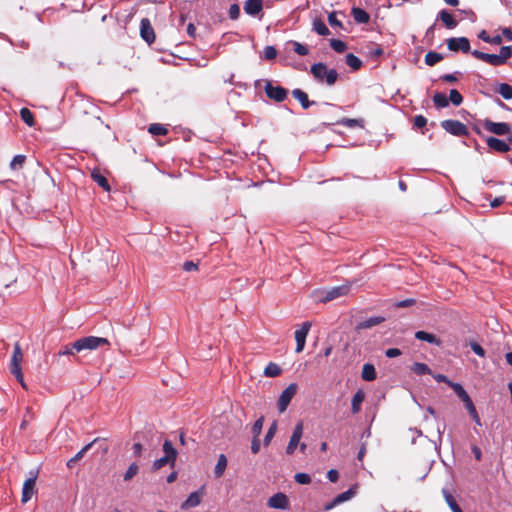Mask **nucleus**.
<instances>
[{
  "label": "nucleus",
  "mask_w": 512,
  "mask_h": 512,
  "mask_svg": "<svg viewBox=\"0 0 512 512\" xmlns=\"http://www.w3.org/2000/svg\"><path fill=\"white\" fill-rule=\"evenodd\" d=\"M471 53L475 58L482 60L492 66H500L505 64L511 57L512 49L510 46H503L501 47L499 54H488L478 50H474Z\"/></svg>",
  "instance_id": "f257e3e1"
},
{
  "label": "nucleus",
  "mask_w": 512,
  "mask_h": 512,
  "mask_svg": "<svg viewBox=\"0 0 512 512\" xmlns=\"http://www.w3.org/2000/svg\"><path fill=\"white\" fill-rule=\"evenodd\" d=\"M23 358H24V355H23L21 346L18 342H16L14 344V349H13V353H12L10 364H9V370H10L11 374L20 383V385L24 389H27V385L24 381V376H23L22 367H21Z\"/></svg>",
  "instance_id": "f03ea898"
},
{
  "label": "nucleus",
  "mask_w": 512,
  "mask_h": 512,
  "mask_svg": "<svg viewBox=\"0 0 512 512\" xmlns=\"http://www.w3.org/2000/svg\"><path fill=\"white\" fill-rule=\"evenodd\" d=\"M310 71L315 80L329 86L334 85L338 78L337 71L335 69H328L324 63L312 65Z\"/></svg>",
  "instance_id": "7ed1b4c3"
},
{
  "label": "nucleus",
  "mask_w": 512,
  "mask_h": 512,
  "mask_svg": "<svg viewBox=\"0 0 512 512\" xmlns=\"http://www.w3.org/2000/svg\"><path fill=\"white\" fill-rule=\"evenodd\" d=\"M109 345V341L103 337L87 336L74 342L76 352L84 350H96L102 346Z\"/></svg>",
  "instance_id": "20e7f679"
},
{
  "label": "nucleus",
  "mask_w": 512,
  "mask_h": 512,
  "mask_svg": "<svg viewBox=\"0 0 512 512\" xmlns=\"http://www.w3.org/2000/svg\"><path fill=\"white\" fill-rule=\"evenodd\" d=\"M163 451L164 456L156 459L153 462V469L159 470L162 467H164L166 464H170L171 466H174L176 457H177V451L173 447L172 443L169 440H165L163 443Z\"/></svg>",
  "instance_id": "39448f33"
},
{
  "label": "nucleus",
  "mask_w": 512,
  "mask_h": 512,
  "mask_svg": "<svg viewBox=\"0 0 512 512\" xmlns=\"http://www.w3.org/2000/svg\"><path fill=\"white\" fill-rule=\"evenodd\" d=\"M298 390V385L296 383H291L279 396L277 401V408L280 413L286 411L288 405L290 404L292 398L296 395Z\"/></svg>",
  "instance_id": "423d86ee"
},
{
  "label": "nucleus",
  "mask_w": 512,
  "mask_h": 512,
  "mask_svg": "<svg viewBox=\"0 0 512 512\" xmlns=\"http://www.w3.org/2000/svg\"><path fill=\"white\" fill-rule=\"evenodd\" d=\"M350 287V284H343L337 287H333L329 290L322 291L319 301L326 303L339 297L345 296L349 293Z\"/></svg>",
  "instance_id": "0eeeda50"
},
{
  "label": "nucleus",
  "mask_w": 512,
  "mask_h": 512,
  "mask_svg": "<svg viewBox=\"0 0 512 512\" xmlns=\"http://www.w3.org/2000/svg\"><path fill=\"white\" fill-rule=\"evenodd\" d=\"M441 127L454 136H466L468 134L467 127L458 120H444Z\"/></svg>",
  "instance_id": "6e6552de"
},
{
  "label": "nucleus",
  "mask_w": 512,
  "mask_h": 512,
  "mask_svg": "<svg viewBox=\"0 0 512 512\" xmlns=\"http://www.w3.org/2000/svg\"><path fill=\"white\" fill-rule=\"evenodd\" d=\"M312 323L309 321L303 322L299 329L295 331L296 340V353H301L304 350L307 335L311 329Z\"/></svg>",
  "instance_id": "1a4fd4ad"
},
{
  "label": "nucleus",
  "mask_w": 512,
  "mask_h": 512,
  "mask_svg": "<svg viewBox=\"0 0 512 512\" xmlns=\"http://www.w3.org/2000/svg\"><path fill=\"white\" fill-rule=\"evenodd\" d=\"M303 436V423L299 422L295 426L293 433L290 437L289 443L286 447V454L292 455L300 444V440Z\"/></svg>",
  "instance_id": "9d476101"
},
{
  "label": "nucleus",
  "mask_w": 512,
  "mask_h": 512,
  "mask_svg": "<svg viewBox=\"0 0 512 512\" xmlns=\"http://www.w3.org/2000/svg\"><path fill=\"white\" fill-rule=\"evenodd\" d=\"M265 92L270 99L276 102H282L287 97L286 89L281 86H273L270 82L265 85Z\"/></svg>",
  "instance_id": "9b49d317"
},
{
  "label": "nucleus",
  "mask_w": 512,
  "mask_h": 512,
  "mask_svg": "<svg viewBox=\"0 0 512 512\" xmlns=\"http://www.w3.org/2000/svg\"><path fill=\"white\" fill-rule=\"evenodd\" d=\"M447 47L454 52L462 51L467 53L470 51V42L466 37L449 38L447 40Z\"/></svg>",
  "instance_id": "f8f14e48"
},
{
  "label": "nucleus",
  "mask_w": 512,
  "mask_h": 512,
  "mask_svg": "<svg viewBox=\"0 0 512 512\" xmlns=\"http://www.w3.org/2000/svg\"><path fill=\"white\" fill-rule=\"evenodd\" d=\"M355 494H356L355 488L348 489L347 491L337 495L331 502L327 503L324 506V510L329 511V510L333 509L334 507H336L346 501H349L350 499H352L355 496Z\"/></svg>",
  "instance_id": "ddd939ff"
},
{
  "label": "nucleus",
  "mask_w": 512,
  "mask_h": 512,
  "mask_svg": "<svg viewBox=\"0 0 512 512\" xmlns=\"http://www.w3.org/2000/svg\"><path fill=\"white\" fill-rule=\"evenodd\" d=\"M484 128L490 133L496 135H506L510 132V126L504 122H493L491 120L484 121Z\"/></svg>",
  "instance_id": "4468645a"
},
{
  "label": "nucleus",
  "mask_w": 512,
  "mask_h": 512,
  "mask_svg": "<svg viewBox=\"0 0 512 512\" xmlns=\"http://www.w3.org/2000/svg\"><path fill=\"white\" fill-rule=\"evenodd\" d=\"M267 505L273 509H288L289 499L284 493L279 492L269 498Z\"/></svg>",
  "instance_id": "2eb2a0df"
},
{
  "label": "nucleus",
  "mask_w": 512,
  "mask_h": 512,
  "mask_svg": "<svg viewBox=\"0 0 512 512\" xmlns=\"http://www.w3.org/2000/svg\"><path fill=\"white\" fill-rule=\"evenodd\" d=\"M140 35L149 44L155 40L154 30L147 18L142 19L140 22Z\"/></svg>",
  "instance_id": "dca6fc26"
},
{
  "label": "nucleus",
  "mask_w": 512,
  "mask_h": 512,
  "mask_svg": "<svg viewBox=\"0 0 512 512\" xmlns=\"http://www.w3.org/2000/svg\"><path fill=\"white\" fill-rule=\"evenodd\" d=\"M486 143L490 149L497 152L504 153L510 150V146L507 142L495 137H488Z\"/></svg>",
  "instance_id": "f3484780"
},
{
  "label": "nucleus",
  "mask_w": 512,
  "mask_h": 512,
  "mask_svg": "<svg viewBox=\"0 0 512 512\" xmlns=\"http://www.w3.org/2000/svg\"><path fill=\"white\" fill-rule=\"evenodd\" d=\"M35 481H36V476H32L24 482L23 488H22V502L23 503L28 502L32 498V496L34 494Z\"/></svg>",
  "instance_id": "a211bd4d"
},
{
  "label": "nucleus",
  "mask_w": 512,
  "mask_h": 512,
  "mask_svg": "<svg viewBox=\"0 0 512 512\" xmlns=\"http://www.w3.org/2000/svg\"><path fill=\"white\" fill-rule=\"evenodd\" d=\"M263 7L262 0H247L244 4V11L251 16L257 15Z\"/></svg>",
  "instance_id": "6ab92c4d"
},
{
  "label": "nucleus",
  "mask_w": 512,
  "mask_h": 512,
  "mask_svg": "<svg viewBox=\"0 0 512 512\" xmlns=\"http://www.w3.org/2000/svg\"><path fill=\"white\" fill-rule=\"evenodd\" d=\"M384 321H385V318L381 317V316L370 317V318L366 319L365 321L360 322L356 326V329L357 330L369 329V328H372V327H374L376 325L381 324Z\"/></svg>",
  "instance_id": "aec40b11"
},
{
  "label": "nucleus",
  "mask_w": 512,
  "mask_h": 512,
  "mask_svg": "<svg viewBox=\"0 0 512 512\" xmlns=\"http://www.w3.org/2000/svg\"><path fill=\"white\" fill-rule=\"evenodd\" d=\"M415 338L421 341H426L430 344H434L437 346L441 345V340L437 338L435 335L428 333L426 331H417L415 333Z\"/></svg>",
  "instance_id": "412c9836"
},
{
  "label": "nucleus",
  "mask_w": 512,
  "mask_h": 512,
  "mask_svg": "<svg viewBox=\"0 0 512 512\" xmlns=\"http://www.w3.org/2000/svg\"><path fill=\"white\" fill-rule=\"evenodd\" d=\"M351 13H352V16H353L354 20L357 23L366 24V23L369 22L370 16H369V14L365 10H363V9H361L359 7H354L352 9Z\"/></svg>",
  "instance_id": "4be33fe9"
},
{
  "label": "nucleus",
  "mask_w": 512,
  "mask_h": 512,
  "mask_svg": "<svg viewBox=\"0 0 512 512\" xmlns=\"http://www.w3.org/2000/svg\"><path fill=\"white\" fill-rule=\"evenodd\" d=\"M293 97L301 103L303 109H308L314 102L308 100L307 94L301 89H294L292 91Z\"/></svg>",
  "instance_id": "5701e85b"
},
{
  "label": "nucleus",
  "mask_w": 512,
  "mask_h": 512,
  "mask_svg": "<svg viewBox=\"0 0 512 512\" xmlns=\"http://www.w3.org/2000/svg\"><path fill=\"white\" fill-rule=\"evenodd\" d=\"M377 373L374 365L367 363L363 365L361 377L365 381H373L376 379Z\"/></svg>",
  "instance_id": "b1692460"
},
{
  "label": "nucleus",
  "mask_w": 512,
  "mask_h": 512,
  "mask_svg": "<svg viewBox=\"0 0 512 512\" xmlns=\"http://www.w3.org/2000/svg\"><path fill=\"white\" fill-rule=\"evenodd\" d=\"M91 177L105 191L110 190V186L106 177L99 170H93L91 173Z\"/></svg>",
  "instance_id": "393cba45"
},
{
  "label": "nucleus",
  "mask_w": 512,
  "mask_h": 512,
  "mask_svg": "<svg viewBox=\"0 0 512 512\" xmlns=\"http://www.w3.org/2000/svg\"><path fill=\"white\" fill-rule=\"evenodd\" d=\"M227 467V458L224 454H220L217 460V463L214 468V474L216 478H220Z\"/></svg>",
  "instance_id": "a878e982"
},
{
  "label": "nucleus",
  "mask_w": 512,
  "mask_h": 512,
  "mask_svg": "<svg viewBox=\"0 0 512 512\" xmlns=\"http://www.w3.org/2000/svg\"><path fill=\"white\" fill-rule=\"evenodd\" d=\"M439 18L442 20L444 25L449 29H453L457 26V21L447 10L440 11Z\"/></svg>",
  "instance_id": "bb28decb"
},
{
  "label": "nucleus",
  "mask_w": 512,
  "mask_h": 512,
  "mask_svg": "<svg viewBox=\"0 0 512 512\" xmlns=\"http://www.w3.org/2000/svg\"><path fill=\"white\" fill-rule=\"evenodd\" d=\"M365 394L362 390H358L352 398V412L358 413L361 410V404L364 401Z\"/></svg>",
  "instance_id": "cd10ccee"
},
{
  "label": "nucleus",
  "mask_w": 512,
  "mask_h": 512,
  "mask_svg": "<svg viewBox=\"0 0 512 512\" xmlns=\"http://www.w3.org/2000/svg\"><path fill=\"white\" fill-rule=\"evenodd\" d=\"M450 387L454 390L456 395L465 403H467L469 400H471L468 393L465 391V389L462 387L459 383H450Z\"/></svg>",
  "instance_id": "c85d7f7f"
},
{
  "label": "nucleus",
  "mask_w": 512,
  "mask_h": 512,
  "mask_svg": "<svg viewBox=\"0 0 512 512\" xmlns=\"http://www.w3.org/2000/svg\"><path fill=\"white\" fill-rule=\"evenodd\" d=\"M339 125L354 128V127H360L364 128V120L363 119H351V118H343L338 121Z\"/></svg>",
  "instance_id": "c756f323"
},
{
  "label": "nucleus",
  "mask_w": 512,
  "mask_h": 512,
  "mask_svg": "<svg viewBox=\"0 0 512 512\" xmlns=\"http://www.w3.org/2000/svg\"><path fill=\"white\" fill-rule=\"evenodd\" d=\"M282 373V369L276 363L270 362L264 369L266 377H277Z\"/></svg>",
  "instance_id": "7c9ffc66"
},
{
  "label": "nucleus",
  "mask_w": 512,
  "mask_h": 512,
  "mask_svg": "<svg viewBox=\"0 0 512 512\" xmlns=\"http://www.w3.org/2000/svg\"><path fill=\"white\" fill-rule=\"evenodd\" d=\"M201 502V495L199 492H193L189 495L186 501L183 504V508L196 507Z\"/></svg>",
  "instance_id": "2f4dec72"
},
{
  "label": "nucleus",
  "mask_w": 512,
  "mask_h": 512,
  "mask_svg": "<svg viewBox=\"0 0 512 512\" xmlns=\"http://www.w3.org/2000/svg\"><path fill=\"white\" fill-rule=\"evenodd\" d=\"M411 370L417 375L432 374L431 369L425 363L416 362L411 367Z\"/></svg>",
  "instance_id": "473e14b6"
},
{
  "label": "nucleus",
  "mask_w": 512,
  "mask_h": 512,
  "mask_svg": "<svg viewBox=\"0 0 512 512\" xmlns=\"http://www.w3.org/2000/svg\"><path fill=\"white\" fill-rule=\"evenodd\" d=\"M497 92L506 100L512 99V86L507 83L499 84Z\"/></svg>",
  "instance_id": "72a5a7b5"
},
{
  "label": "nucleus",
  "mask_w": 512,
  "mask_h": 512,
  "mask_svg": "<svg viewBox=\"0 0 512 512\" xmlns=\"http://www.w3.org/2000/svg\"><path fill=\"white\" fill-rule=\"evenodd\" d=\"M433 102L437 108H445L449 105V100L444 93H436L433 96Z\"/></svg>",
  "instance_id": "f704fd0d"
},
{
  "label": "nucleus",
  "mask_w": 512,
  "mask_h": 512,
  "mask_svg": "<svg viewBox=\"0 0 512 512\" xmlns=\"http://www.w3.org/2000/svg\"><path fill=\"white\" fill-rule=\"evenodd\" d=\"M442 59H443V56L437 52L430 51L425 55V63L428 66H433V65L437 64L438 62H440Z\"/></svg>",
  "instance_id": "c9c22d12"
},
{
  "label": "nucleus",
  "mask_w": 512,
  "mask_h": 512,
  "mask_svg": "<svg viewBox=\"0 0 512 512\" xmlns=\"http://www.w3.org/2000/svg\"><path fill=\"white\" fill-rule=\"evenodd\" d=\"M345 58L346 64L353 70H358L362 65L361 60L352 53L347 54Z\"/></svg>",
  "instance_id": "e433bc0d"
},
{
  "label": "nucleus",
  "mask_w": 512,
  "mask_h": 512,
  "mask_svg": "<svg viewBox=\"0 0 512 512\" xmlns=\"http://www.w3.org/2000/svg\"><path fill=\"white\" fill-rule=\"evenodd\" d=\"M313 30L321 36H326L330 33L325 23L321 20H315L313 22Z\"/></svg>",
  "instance_id": "4c0bfd02"
},
{
  "label": "nucleus",
  "mask_w": 512,
  "mask_h": 512,
  "mask_svg": "<svg viewBox=\"0 0 512 512\" xmlns=\"http://www.w3.org/2000/svg\"><path fill=\"white\" fill-rule=\"evenodd\" d=\"M465 407L468 410V413L471 415V417L475 421V423L477 425L481 426L482 423H481L480 417H479V415H478V413L476 411V408H475L472 400H469L467 403H465Z\"/></svg>",
  "instance_id": "58836bf2"
},
{
  "label": "nucleus",
  "mask_w": 512,
  "mask_h": 512,
  "mask_svg": "<svg viewBox=\"0 0 512 512\" xmlns=\"http://www.w3.org/2000/svg\"><path fill=\"white\" fill-rule=\"evenodd\" d=\"M21 119L30 127L34 125V116L28 108H22L20 110Z\"/></svg>",
  "instance_id": "ea45409f"
},
{
  "label": "nucleus",
  "mask_w": 512,
  "mask_h": 512,
  "mask_svg": "<svg viewBox=\"0 0 512 512\" xmlns=\"http://www.w3.org/2000/svg\"><path fill=\"white\" fill-rule=\"evenodd\" d=\"M148 131L152 134V135H156V136H162V135H166L168 130L161 124H151L148 128Z\"/></svg>",
  "instance_id": "a19ab883"
},
{
  "label": "nucleus",
  "mask_w": 512,
  "mask_h": 512,
  "mask_svg": "<svg viewBox=\"0 0 512 512\" xmlns=\"http://www.w3.org/2000/svg\"><path fill=\"white\" fill-rule=\"evenodd\" d=\"M290 45H292L294 52L297 53L298 55L305 56L309 52L308 48L305 45L297 41H291Z\"/></svg>",
  "instance_id": "79ce46f5"
},
{
  "label": "nucleus",
  "mask_w": 512,
  "mask_h": 512,
  "mask_svg": "<svg viewBox=\"0 0 512 512\" xmlns=\"http://www.w3.org/2000/svg\"><path fill=\"white\" fill-rule=\"evenodd\" d=\"M448 100L451 101L453 105L459 106L463 101V97L457 90L452 89L449 93Z\"/></svg>",
  "instance_id": "37998d69"
},
{
  "label": "nucleus",
  "mask_w": 512,
  "mask_h": 512,
  "mask_svg": "<svg viewBox=\"0 0 512 512\" xmlns=\"http://www.w3.org/2000/svg\"><path fill=\"white\" fill-rule=\"evenodd\" d=\"M24 162H25L24 155H16L13 157L12 161L10 162V167L13 170H18V169L22 168Z\"/></svg>",
  "instance_id": "c03bdc74"
},
{
  "label": "nucleus",
  "mask_w": 512,
  "mask_h": 512,
  "mask_svg": "<svg viewBox=\"0 0 512 512\" xmlns=\"http://www.w3.org/2000/svg\"><path fill=\"white\" fill-rule=\"evenodd\" d=\"M330 46L338 53L344 52L347 48L346 43L338 39H332L330 41Z\"/></svg>",
  "instance_id": "a18cd8bd"
},
{
  "label": "nucleus",
  "mask_w": 512,
  "mask_h": 512,
  "mask_svg": "<svg viewBox=\"0 0 512 512\" xmlns=\"http://www.w3.org/2000/svg\"><path fill=\"white\" fill-rule=\"evenodd\" d=\"M139 471V467L136 463H132L124 474V480H131Z\"/></svg>",
  "instance_id": "49530a36"
},
{
  "label": "nucleus",
  "mask_w": 512,
  "mask_h": 512,
  "mask_svg": "<svg viewBox=\"0 0 512 512\" xmlns=\"http://www.w3.org/2000/svg\"><path fill=\"white\" fill-rule=\"evenodd\" d=\"M276 430H277V424H276V422H273V424L269 427V429L265 435V438H264L265 446H268L270 444L272 438L274 437V435L276 433Z\"/></svg>",
  "instance_id": "de8ad7c7"
},
{
  "label": "nucleus",
  "mask_w": 512,
  "mask_h": 512,
  "mask_svg": "<svg viewBox=\"0 0 512 512\" xmlns=\"http://www.w3.org/2000/svg\"><path fill=\"white\" fill-rule=\"evenodd\" d=\"M277 56V50L274 46H266L263 50V57L266 60H273Z\"/></svg>",
  "instance_id": "09e8293b"
},
{
  "label": "nucleus",
  "mask_w": 512,
  "mask_h": 512,
  "mask_svg": "<svg viewBox=\"0 0 512 512\" xmlns=\"http://www.w3.org/2000/svg\"><path fill=\"white\" fill-rule=\"evenodd\" d=\"M264 423V417L261 416L259 419H257L252 427V433L254 434V437H258L261 434L262 428Z\"/></svg>",
  "instance_id": "8fccbe9b"
},
{
  "label": "nucleus",
  "mask_w": 512,
  "mask_h": 512,
  "mask_svg": "<svg viewBox=\"0 0 512 512\" xmlns=\"http://www.w3.org/2000/svg\"><path fill=\"white\" fill-rule=\"evenodd\" d=\"M294 478L297 483L302 484V485H306L311 482L310 475H308L306 473H297Z\"/></svg>",
  "instance_id": "3c124183"
},
{
  "label": "nucleus",
  "mask_w": 512,
  "mask_h": 512,
  "mask_svg": "<svg viewBox=\"0 0 512 512\" xmlns=\"http://www.w3.org/2000/svg\"><path fill=\"white\" fill-rule=\"evenodd\" d=\"M443 495L446 503L448 504L451 510L455 509L458 506L456 500L448 491L443 490Z\"/></svg>",
  "instance_id": "603ef678"
},
{
  "label": "nucleus",
  "mask_w": 512,
  "mask_h": 512,
  "mask_svg": "<svg viewBox=\"0 0 512 512\" xmlns=\"http://www.w3.org/2000/svg\"><path fill=\"white\" fill-rule=\"evenodd\" d=\"M96 442V439L93 440L92 442L88 443L87 445H85L73 458L74 460L76 461H79L81 460L85 453L91 449V447L93 446V444Z\"/></svg>",
  "instance_id": "864d4df0"
},
{
  "label": "nucleus",
  "mask_w": 512,
  "mask_h": 512,
  "mask_svg": "<svg viewBox=\"0 0 512 512\" xmlns=\"http://www.w3.org/2000/svg\"><path fill=\"white\" fill-rule=\"evenodd\" d=\"M470 347H471L472 351H473L476 355H478V356H480V357H484V356H485V351H484V349H483V348H482L478 343H476V342H472V343L470 344Z\"/></svg>",
  "instance_id": "5fc2aeb1"
},
{
  "label": "nucleus",
  "mask_w": 512,
  "mask_h": 512,
  "mask_svg": "<svg viewBox=\"0 0 512 512\" xmlns=\"http://www.w3.org/2000/svg\"><path fill=\"white\" fill-rule=\"evenodd\" d=\"M240 15V8L237 4H232L229 8V16L231 19H237Z\"/></svg>",
  "instance_id": "6e6d98bb"
},
{
  "label": "nucleus",
  "mask_w": 512,
  "mask_h": 512,
  "mask_svg": "<svg viewBox=\"0 0 512 512\" xmlns=\"http://www.w3.org/2000/svg\"><path fill=\"white\" fill-rule=\"evenodd\" d=\"M76 352V349L74 348V343L71 345L64 346L60 351L59 355H73Z\"/></svg>",
  "instance_id": "4d7b16f0"
},
{
  "label": "nucleus",
  "mask_w": 512,
  "mask_h": 512,
  "mask_svg": "<svg viewBox=\"0 0 512 512\" xmlns=\"http://www.w3.org/2000/svg\"><path fill=\"white\" fill-rule=\"evenodd\" d=\"M427 124V119L422 116V115H418L414 118V126L417 127V128H422L424 127L425 125Z\"/></svg>",
  "instance_id": "13d9d810"
},
{
  "label": "nucleus",
  "mask_w": 512,
  "mask_h": 512,
  "mask_svg": "<svg viewBox=\"0 0 512 512\" xmlns=\"http://www.w3.org/2000/svg\"><path fill=\"white\" fill-rule=\"evenodd\" d=\"M385 355L388 358H394V357L400 356L401 355V351L398 348H390V349L386 350Z\"/></svg>",
  "instance_id": "bf43d9fd"
},
{
  "label": "nucleus",
  "mask_w": 512,
  "mask_h": 512,
  "mask_svg": "<svg viewBox=\"0 0 512 512\" xmlns=\"http://www.w3.org/2000/svg\"><path fill=\"white\" fill-rule=\"evenodd\" d=\"M338 477H339V474H338V471L335 470V469H330L328 472H327V478L329 479V481L331 482H336L338 480Z\"/></svg>",
  "instance_id": "052dcab7"
},
{
  "label": "nucleus",
  "mask_w": 512,
  "mask_h": 512,
  "mask_svg": "<svg viewBox=\"0 0 512 512\" xmlns=\"http://www.w3.org/2000/svg\"><path fill=\"white\" fill-rule=\"evenodd\" d=\"M183 268H184L185 271L191 272V271L197 270L198 266H197L196 263H194L192 261H187V262L184 263Z\"/></svg>",
  "instance_id": "680f3d73"
},
{
  "label": "nucleus",
  "mask_w": 512,
  "mask_h": 512,
  "mask_svg": "<svg viewBox=\"0 0 512 512\" xmlns=\"http://www.w3.org/2000/svg\"><path fill=\"white\" fill-rule=\"evenodd\" d=\"M260 450V440L258 437H254L251 443V451L256 454Z\"/></svg>",
  "instance_id": "e2e57ef3"
},
{
  "label": "nucleus",
  "mask_w": 512,
  "mask_h": 512,
  "mask_svg": "<svg viewBox=\"0 0 512 512\" xmlns=\"http://www.w3.org/2000/svg\"><path fill=\"white\" fill-rule=\"evenodd\" d=\"M434 379L437 381V382H443V383H446L449 387H450V383H453L452 381H450L445 375L443 374H435L433 375Z\"/></svg>",
  "instance_id": "0e129e2a"
},
{
  "label": "nucleus",
  "mask_w": 512,
  "mask_h": 512,
  "mask_svg": "<svg viewBox=\"0 0 512 512\" xmlns=\"http://www.w3.org/2000/svg\"><path fill=\"white\" fill-rule=\"evenodd\" d=\"M369 54L371 57H379L383 54V49L379 46H376L369 51Z\"/></svg>",
  "instance_id": "69168bd1"
},
{
  "label": "nucleus",
  "mask_w": 512,
  "mask_h": 512,
  "mask_svg": "<svg viewBox=\"0 0 512 512\" xmlns=\"http://www.w3.org/2000/svg\"><path fill=\"white\" fill-rule=\"evenodd\" d=\"M328 21H329L330 25H332V26H340L341 25L340 21L337 20L335 13L329 14Z\"/></svg>",
  "instance_id": "338daca9"
},
{
  "label": "nucleus",
  "mask_w": 512,
  "mask_h": 512,
  "mask_svg": "<svg viewBox=\"0 0 512 512\" xmlns=\"http://www.w3.org/2000/svg\"><path fill=\"white\" fill-rule=\"evenodd\" d=\"M504 201H505V197H503V196L496 197L493 201H491L490 205H491V207L495 208V207L500 206L502 203H504Z\"/></svg>",
  "instance_id": "774afa93"
}]
</instances>
